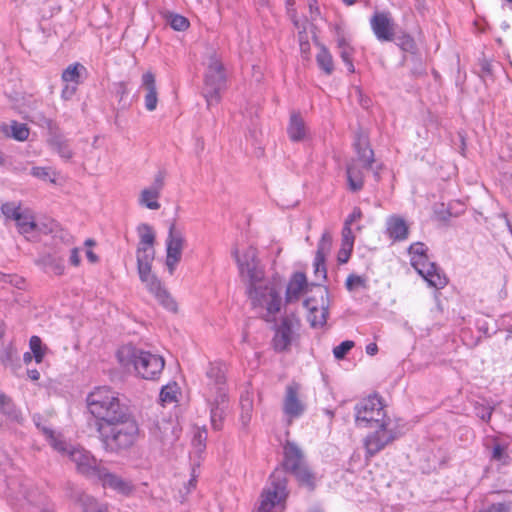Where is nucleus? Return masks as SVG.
<instances>
[{"label": "nucleus", "instance_id": "f257e3e1", "mask_svg": "<svg viewBox=\"0 0 512 512\" xmlns=\"http://www.w3.org/2000/svg\"><path fill=\"white\" fill-rule=\"evenodd\" d=\"M355 421L359 427L374 429L364 439L366 458L373 457L401 435L378 396H369L355 406Z\"/></svg>", "mask_w": 512, "mask_h": 512}, {"label": "nucleus", "instance_id": "f03ea898", "mask_svg": "<svg viewBox=\"0 0 512 512\" xmlns=\"http://www.w3.org/2000/svg\"><path fill=\"white\" fill-rule=\"evenodd\" d=\"M203 396L210 411V422L214 430H221L229 409V397L225 370L222 365L210 363L206 370Z\"/></svg>", "mask_w": 512, "mask_h": 512}, {"label": "nucleus", "instance_id": "7ed1b4c3", "mask_svg": "<svg viewBox=\"0 0 512 512\" xmlns=\"http://www.w3.org/2000/svg\"><path fill=\"white\" fill-rule=\"evenodd\" d=\"M106 450L118 451L131 447L139 436V426L128 411L119 418L97 427Z\"/></svg>", "mask_w": 512, "mask_h": 512}, {"label": "nucleus", "instance_id": "20e7f679", "mask_svg": "<svg viewBox=\"0 0 512 512\" xmlns=\"http://www.w3.org/2000/svg\"><path fill=\"white\" fill-rule=\"evenodd\" d=\"M89 413L96 419V428L129 411L119 393L108 386L95 387L86 397Z\"/></svg>", "mask_w": 512, "mask_h": 512}, {"label": "nucleus", "instance_id": "39448f33", "mask_svg": "<svg viewBox=\"0 0 512 512\" xmlns=\"http://www.w3.org/2000/svg\"><path fill=\"white\" fill-rule=\"evenodd\" d=\"M282 286V279L279 275H274L271 278L263 276L260 281L246 284L247 296L255 309H258L259 312H266L265 317L268 319L281 310Z\"/></svg>", "mask_w": 512, "mask_h": 512}, {"label": "nucleus", "instance_id": "423d86ee", "mask_svg": "<svg viewBox=\"0 0 512 512\" xmlns=\"http://www.w3.org/2000/svg\"><path fill=\"white\" fill-rule=\"evenodd\" d=\"M117 359L123 368H133L136 374L146 380H155L164 369V359L131 345H124L117 351Z\"/></svg>", "mask_w": 512, "mask_h": 512}, {"label": "nucleus", "instance_id": "0eeeda50", "mask_svg": "<svg viewBox=\"0 0 512 512\" xmlns=\"http://www.w3.org/2000/svg\"><path fill=\"white\" fill-rule=\"evenodd\" d=\"M36 425L56 451L69 457L79 473L86 476H96L100 469L97 460L89 451L82 447L67 444L60 435H55L51 429L41 426L39 423H36Z\"/></svg>", "mask_w": 512, "mask_h": 512}, {"label": "nucleus", "instance_id": "6e6552de", "mask_svg": "<svg viewBox=\"0 0 512 512\" xmlns=\"http://www.w3.org/2000/svg\"><path fill=\"white\" fill-rule=\"evenodd\" d=\"M409 254L411 265L430 287L442 289L446 286L447 277L434 262L429 260L427 247L423 243L411 244Z\"/></svg>", "mask_w": 512, "mask_h": 512}, {"label": "nucleus", "instance_id": "1a4fd4ad", "mask_svg": "<svg viewBox=\"0 0 512 512\" xmlns=\"http://www.w3.org/2000/svg\"><path fill=\"white\" fill-rule=\"evenodd\" d=\"M206 65L203 96L206 99L207 107L210 108L220 103L221 93L226 85V78L223 65L215 53L209 55Z\"/></svg>", "mask_w": 512, "mask_h": 512}, {"label": "nucleus", "instance_id": "9d476101", "mask_svg": "<svg viewBox=\"0 0 512 512\" xmlns=\"http://www.w3.org/2000/svg\"><path fill=\"white\" fill-rule=\"evenodd\" d=\"M357 157L347 166V180L349 189L353 192L363 187L364 170H368L374 161L373 150L369 147L365 138H360L355 143Z\"/></svg>", "mask_w": 512, "mask_h": 512}, {"label": "nucleus", "instance_id": "9b49d317", "mask_svg": "<svg viewBox=\"0 0 512 512\" xmlns=\"http://www.w3.org/2000/svg\"><path fill=\"white\" fill-rule=\"evenodd\" d=\"M283 450L285 469L290 471L301 485L313 489L315 486V476L306 465L301 449L295 443L287 442Z\"/></svg>", "mask_w": 512, "mask_h": 512}, {"label": "nucleus", "instance_id": "f8f14e48", "mask_svg": "<svg viewBox=\"0 0 512 512\" xmlns=\"http://www.w3.org/2000/svg\"><path fill=\"white\" fill-rule=\"evenodd\" d=\"M233 256L236 260L240 277L245 284L260 281L265 276L264 266L258 258L255 247L247 246L242 250L235 249Z\"/></svg>", "mask_w": 512, "mask_h": 512}, {"label": "nucleus", "instance_id": "ddd939ff", "mask_svg": "<svg viewBox=\"0 0 512 512\" xmlns=\"http://www.w3.org/2000/svg\"><path fill=\"white\" fill-rule=\"evenodd\" d=\"M139 278L146 289L155 297L166 310L176 313L178 306L174 298L164 287L160 279L152 273V264L137 266Z\"/></svg>", "mask_w": 512, "mask_h": 512}, {"label": "nucleus", "instance_id": "4468645a", "mask_svg": "<svg viewBox=\"0 0 512 512\" xmlns=\"http://www.w3.org/2000/svg\"><path fill=\"white\" fill-rule=\"evenodd\" d=\"M287 495L286 480L274 473L270 484L261 494L258 512H281Z\"/></svg>", "mask_w": 512, "mask_h": 512}, {"label": "nucleus", "instance_id": "2eb2a0df", "mask_svg": "<svg viewBox=\"0 0 512 512\" xmlns=\"http://www.w3.org/2000/svg\"><path fill=\"white\" fill-rule=\"evenodd\" d=\"M186 246L187 239L184 230L177 226L175 222H172L165 240V265L170 275L174 274Z\"/></svg>", "mask_w": 512, "mask_h": 512}, {"label": "nucleus", "instance_id": "dca6fc26", "mask_svg": "<svg viewBox=\"0 0 512 512\" xmlns=\"http://www.w3.org/2000/svg\"><path fill=\"white\" fill-rule=\"evenodd\" d=\"M328 306V291L324 287L316 286L304 301L307 318L312 327H321L326 323Z\"/></svg>", "mask_w": 512, "mask_h": 512}, {"label": "nucleus", "instance_id": "f3484780", "mask_svg": "<svg viewBox=\"0 0 512 512\" xmlns=\"http://www.w3.org/2000/svg\"><path fill=\"white\" fill-rule=\"evenodd\" d=\"M307 409L305 396L301 384L289 383L284 392L282 400V411L286 421L290 424L295 419L304 415Z\"/></svg>", "mask_w": 512, "mask_h": 512}, {"label": "nucleus", "instance_id": "a211bd4d", "mask_svg": "<svg viewBox=\"0 0 512 512\" xmlns=\"http://www.w3.org/2000/svg\"><path fill=\"white\" fill-rule=\"evenodd\" d=\"M139 242L136 250L137 266L152 264L155 258L156 233L152 226L142 223L137 227Z\"/></svg>", "mask_w": 512, "mask_h": 512}, {"label": "nucleus", "instance_id": "6ab92c4d", "mask_svg": "<svg viewBox=\"0 0 512 512\" xmlns=\"http://www.w3.org/2000/svg\"><path fill=\"white\" fill-rule=\"evenodd\" d=\"M165 171H158L153 179L151 185L141 190L138 198L140 206L146 207L150 210H158L160 208L159 198L165 186Z\"/></svg>", "mask_w": 512, "mask_h": 512}, {"label": "nucleus", "instance_id": "aec40b11", "mask_svg": "<svg viewBox=\"0 0 512 512\" xmlns=\"http://www.w3.org/2000/svg\"><path fill=\"white\" fill-rule=\"evenodd\" d=\"M370 26L379 41L387 42L394 39L396 25L390 12H375L370 19Z\"/></svg>", "mask_w": 512, "mask_h": 512}, {"label": "nucleus", "instance_id": "412c9836", "mask_svg": "<svg viewBox=\"0 0 512 512\" xmlns=\"http://www.w3.org/2000/svg\"><path fill=\"white\" fill-rule=\"evenodd\" d=\"M332 247V236L329 232H324L321 236V239L318 243L316 256L314 259V273L316 278L325 279L326 278V268H325V259L326 256L330 253Z\"/></svg>", "mask_w": 512, "mask_h": 512}, {"label": "nucleus", "instance_id": "4be33fe9", "mask_svg": "<svg viewBox=\"0 0 512 512\" xmlns=\"http://www.w3.org/2000/svg\"><path fill=\"white\" fill-rule=\"evenodd\" d=\"M350 38L344 33L342 29L339 27L336 28V43L337 48L339 50L340 57L342 61L345 63L348 71L350 73L355 72V67L353 64V56L355 53L354 47L350 43Z\"/></svg>", "mask_w": 512, "mask_h": 512}, {"label": "nucleus", "instance_id": "5701e85b", "mask_svg": "<svg viewBox=\"0 0 512 512\" xmlns=\"http://www.w3.org/2000/svg\"><path fill=\"white\" fill-rule=\"evenodd\" d=\"M140 88L145 91V108L150 112L154 111L158 104V93L155 75L151 71H147L142 75Z\"/></svg>", "mask_w": 512, "mask_h": 512}, {"label": "nucleus", "instance_id": "b1692460", "mask_svg": "<svg viewBox=\"0 0 512 512\" xmlns=\"http://www.w3.org/2000/svg\"><path fill=\"white\" fill-rule=\"evenodd\" d=\"M293 323L289 319H284L278 326L273 338L274 349L282 352L287 350L293 339Z\"/></svg>", "mask_w": 512, "mask_h": 512}, {"label": "nucleus", "instance_id": "393cba45", "mask_svg": "<svg viewBox=\"0 0 512 512\" xmlns=\"http://www.w3.org/2000/svg\"><path fill=\"white\" fill-rule=\"evenodd\" d=\"M386 233L393 241H404L408 238L409 227L402 217L392 215L386 220Z\"/></svg>", "mask_w": 512, "mask_h": 512}, {"label": "nucleus", "instance_id": "a878e982", "mask_svg": "<svg viewBox=\"0 0 512 512\" xmlns=\"http://www.w3.org/2000/svg\"><path fill=\"white\" fill-rule=\"evenodd\" d=\"M306 288L307 279L305 274L302 272L294 273L286 288V302L292 303L297 301Z\"/></svg>", "mask_w": 512, "mask_h": 512}, {"label": "nucleus", "instance_id": "bb28decb", "mask_svg": "<svg viewBox=\"0 0 512 512\" xmlns=\"http://www.w3.org/2000/svg\"><path fill=\"white\" fill-rule=\"evenodd\" d=\"M105 488H111L118 493L127 495L132 491V485L130 482L118 477L117 475L105 473L101 470L96 474Z\"/></svg>", "mask_w": 512, "mask_h": 512}, {"label": "nucleus", "instance_id": "cd10ccee", "mask_svg": "<svg viewBox=\"0 0 512 512\" xmlns=\"http://www.w3.org/2000/svg\"><path fill=\"white\" fill-rule=\"evenodd\" d=\"M287 134L290 140L293 142H299L306 139L308 130L303 118L299 113H291L290 121L287 126Z\"/></svg>", "mask_w": 512, "mask_h": 512}, {"label": "nucleus", "instance_id": "c85d7f7f", "mask_svg": "<svg viewBox=\"0 0 512 512\" xmlns=\"http://www.w3.org/2000/svg\"><path fill=\"white\" fill-rule=\"evenodd\" d=\"M86 72V68L76 62L73 64H70L61 75V79L64 84H72L74 86H79L81 83V77L82 74Z\"/></svg>", "mask_w": 512, "mask_h": 512}, {"label": "nucleus", "instance_id": "c756f323", "mask_svg": "<svg viewBox=\"0 0 512 512\" xmlns=\"http://www.w3.org/2000/svg\"><path fill=\"white\" fill-rule=\"evenodd\" d=\"M355 236L353 232L348 229L342 230V244L338 252V262L341 264L347 263L354 247Z\"/></svg>", "mask_w": 512, "mask_h": 512}, {"label": "nucleus", "instance_id": "7c9ffc66", "mask_svg": "<svg viewBox=\"0 0 512 512\" xmlns=\"http://www.w3.org/2000/svg\"><path fill=\"white\" fill-rule=\"evenodd\" d=\"M18 231L24 235L28 240H31L37 230V225L34 221L33 215L29 211H24L20 219L16 221Z\"/></svg>", "mask_w": 512, "mask_h": 512}, {"label": "nucleus", "instance_id": "2f4dec72", "mask_svg": "<svg viewBox=\"0 0 512 512\" xmlns=\"http://www.w3.org/2000/svg\"><path fill=\"white\" fill-rule=\"evenodd\" d=\"M37 264L40 265L45 271L51 272L55 275H62L65 270L62 259L52 256L50 254L43 255L37 260Z\"/></svg>", "mask_w": 512, "mask_h": 512}, {"label": "nucleus", "instance_id": "473e14b6", "mask_svg": "<svg viewBox=\"0 0 512 512\" xmlns=\"http://www.w3.org/2000/svg\"><path fill=\"white\" fill-rule=\"evenodd\" d=\"M318 53L316 55V61L321 70L325 74L330 75L334 71L333 57L326 46L318 44Z\"/></svg>", "mask_w": 512, "mask_h": 512}, {"label": "nucleus", "instance_id": "72a5a7b5", "mask_svg": "<svg viewBox=\"0 0 512 512\" xmlns=\"http://www.w3.org/2000/svg\"><path fill=\"white\" fill-rule=\"evenodd\" d=\"M176 426L171 421L162 420L157 422L152 430L155 437L162 441L172 440L176 437L175 434Z\"/></svg>", "mask_w": 512, "mask_h": 512}, {"label": "nucleus", "instance_id": "f704fd0d", "mask_svg": "<svg viewBox=\"0 0 512 512\" xmlns=\"http://www.w3.org/2000/svg\"><path fill=\"white\" fill-rule=\"evenodd\" d=\"M18 359V351L13 342L2 344L0 348V362L6 367H14Z\"/></svg>", "mask_w": 512, "mask_h": 512}, {"label": "nucleus", "instance_id": "c9c22d12", "mask_svg": "<svg viewBox=\"0 0 512 512\" xmlns=\"http://www.w3.org/2000/svg\"><path fill=\"white\" fill-rule=\"evenodd\" d=\"M0 412L12 420L20 421L21 419V414L12 400L2 391H0Z\"/></svg>", "mask_w": 512, "mask_h": 512}, {"label": "nucleus", "instance_id": "e433bc0d", "mask_svg": "<svg viewBox=\"0 0 512 512\" xmlns=\"http://www.w3.org/2000/svg\"><path fill=\"white\" fill-rule=\"evenodd\" d=\"M49 145L61 158L65 160L72 158L73 152L66 140L60 137H53L49 140Z\"/></svg>", "mask_w": 512, "mask_h": 512}, {"label": "nucleus", "instance_id": "4c0bfd02", "mask_svg": "<svg viewBox=\"0 0 512 512\" xmlns=\"http://www.w3.org/2000/svg\"><path fill=\"white\" fill-rule=\"evenodd\" d=\"M83 512H108L106 504L98 503L93 497L82 494L79 498Z\"/></svg>", "mask_w": 512, "mask_h": 512}, {"label": "nucleus", "instance_id": "58836bf2", "mask_svg": "<svg viewBox=\"0 0 512 512\" xmlns=\"http://www.w3.org/2000/svg\"><path fill=\"white\" fill-rule=\"evenodd\" d=\"M179 387L177 383H169L160 391V401L162 404H172L178 401Z\"/></svg>", "mask_w": 512, "mask_h": 512}, {"label": "nucleus", "instance_id": "ea45409f", "mask_svg": "<svg viewBox=\"0 0 512 512\" xmlns=\"http://www.w3.org/2000/svg\"><path fill=\"white\" fill-rule=\"evenodd\" d=\"M29 347L36 363H41L47 353V346L42 343L38 336H32L29 340Z\"/></svg>", "mask_w": 512, "mask_h": 512}, {"label": "nucleus", "instance_id": "a19ab883", "mask_svg": "<svg viewBox=\"0 0 512 512\" xmlns=\"http://www.w3.org/2000/svg\"><path fill=\"white\" fill-rule=\"evenodd\" d=\"M253 400L250 396H242L241 398V415L240 420L244 427H246L252 417Z\"/></svg>", "mask_w": 512, "mask_h": 512}, {"label": "nucleus", "instance_id": "79ce46f5", "mask_svg": "<svg viewBox=\"0 0 512 512\" xmlns=\"http://www.w3.org/2000/svg\"><path fill=\"white\" fill-rule=\"evenodd\" d=\"M11 136L18 141H25L29 137V129L26 124L12 122L10 125Z\"/></svg>", "mask_w": 512, "mask_h": 512}, {"label": "nucleus", "instance_id": "37998d69", "mask_svg": "<svg viewBox=\"0 0 512 512\" xmlns=\"http://www.w3.org/2000/svg\"><path fill=\"white\" fill-rule=\"evenodd\" d=\"M170 26L176 31H184L189 27V21L182 15L170 14L168 16Z\"/></svg>", "mask_w": 512, "mask_h": 512}, {"label": "nucleus", "instance_id": "c03bdc74", "mask_svg": "<svg viewBox=\"0 0 512 512\" xmlns=\"http://www.w3.org/2000/svg\"><path fill=\"white\" fill-rule=\"evenodd\" d=\"M346 288L349 291L366 288V278L363 276L351 274L346 279Z\"/></svg>", "mask_w": 512, "mask_h": 512}, {"label": "nucleus", "instance_id": "a18cd8bd", "mask_svg": "<svg viewBox=\"0 0 512 512\" xmlns=\"http://www.w3.org/2000/svg\"><path fill=\"white\" fill-rule=\"evenodd\" d=\"M355 346L351 340H346L333 348V355L336 359H344L347 353Z\"/></svg>", "mask_w": 512, "mask_h": 512}, {"label": "nucleus", "instance_id": "49530a36", "mask_svg": "<svg viewBox=\"0 0 512 512\" xmlns=\"http://www.w3.org/2000/svg\"><path fill=\"white\" fill-rule=\"evenodd\" d=\"M1 210L6 218L13 219L15 221L19 220L20 216L24 213V211H22L20 207L12 203H6L2 205Z\"/></svg>", "mask_w": 512, "mask_h": 512}, {"label": "nucleus", "instance_id": "de8ad7c7", "mask_svg": "<svg viewBox=\"0 0 512 512\" xmlns=\"http://www.w3.org/2000/svg\"><path fill=\"white\" fill-rule=\"evenodd\" d=\"M207 440V431L206 429L198 430L194 438L192 440L193 447L196 453H201L204 451Z\"/></svg>", "mask_w": 512, "mask_h": 512}, {"label": "nucleus", "instance_id": "09e8293b", "mask_svg": "<svg viewBox=\"0 0 512 512\" xmlns=\"http://www.w3.org/2000/svg\"><path fill=\"white\" fill-rule=\"evenodd\" d=\"M31 174L42 180H50L51 182H55V173L47 167H33L31 169Z\"/></svg>", "mask_w": 512, "mask_h": 512}, {"label": "nucleus", "instance_id": "8fccbe9b", "mask_svg": "<svg viewBox=\"0 0 512 512\" xmlns=\"http://www.w3.org/2000/svg\"><path fill=\"white\" fill-rule=\"evenodd\" d=\"M362 218V211L359 207H354L351 214L346 218L344 222L343 230L348 229L350 232H353L352 225L360 221Z\"/></svg>", "mask_w": 512, "mask_h": 512}, {"label": "nucleus", "instance_id": "3c124183", "mask_svg": "<svg viewBox=\"0 0 512 512\" xmlns=\"http://www.w3.org/2000/svg\"><path fill=\"white\" fill-rule=\"evenodd\" d=\"M77 88H78V86H74L72 84H64V87L61 92L62 98L65 100L71 99L74 96V94L76 93Z\"/></svg>", "mask_w": 512, "mask_h": 512}, {"label": "nucleus", "instance_id": "603ef678", "mask_svg": "<svg viewBox=\"0 0 512 512\" xmlns=\"http://www.w3.org/2000/svg\"><path fill=\"white\" fill-rule=\"evenodd\" d=\"M0 282H8L14 284L17 287H20V284H22L24 280L22 278H17L12 275H7L0 272Z\"/></svg>", "mask_w": 512, "mask_h": 512}, {"label": "nucleus", "instance_id": "864d4df0", "mask_svg": "<svg viewBox=\"0 0 512 512\" xmlns=\"http://www.w3.org/2000/svg\"><path fill=\"white\" fill-rule=\"evenodd\" d=\"M69 261H70V263L73 266H79L80 265L81 259H80V251H79L78 248H73L71 250Z\"/></svg>", "mask_w": 512, "mask_h": 512}, {"label": "nucleus", "instance_id": "5fc2aeb1", "mask_svg": "<svg viewBox=\"0 0 512 512\" xmlns=\"http://www.w3.org/2000/svg\"><path fill=\"white\" fill-rule=\"evenodd\" d=\"M493 409L488 407H482L481 410L477 411V415L484 421L488 422L492 416Z\"/></svg>", "mask_w": 512, "mask_h": 512}, {"label": "nucleus", "instance_id": "6e6d98bb", "mask_svg": "<svg viewBox=\"0 0 512 512\" xmlns=\"http://www.w3.org/2000/svg\"><path fill=\"white\" fill-rule=\"evenodd\" d=\"M485 512H508V507L504 503L492 504Z\"/></svg>", "mask_w": 512, "mask_h": 512}, {"label": "nucleus", "instance_id": "4d7b16f0", "mask_svg": "<svg viewBox=\"0 0 512 512\" xmlns=\"http://www.w3.org/2000/svg\"><path fill=\"white\" fill-rule=\"evenodd\" d=\"M378 352V346L376 343H370L366 346V353L370 356H374Z\"/></svg>", "mask_w": 512, "mask_h": 512}, {"label": "nucleus", "instance_id": "13d9d810", "mask_svg": "<svg viewBox=\"0 0 512 512\" xmlns=\"http://www.w3.org/2000/svg\"><path fill=\"white\" fill-rule=\"evenodd\" d=\"M86 257L88 261L93 264L99 261V257L90 249L86 251Z\"/></svg>", "mask_w": 512, "mask_h": 512}, {"label": "nucleus", "instance_id": "bf43d9fd", "mask_svg": "<svg viewBox=\"0 0 512 512\" xmlns=\"http://www.w3.org/2000/svg\"><path fill=\"white\" fill-rule=\"evenodd\" d=\"M503 453V448L500 445H495L493 447L492 456L495 459H500Z\"/></svg>", "mask_w": 512, "mask_h": 512}, {"label": "nucleus", "instance_id": "052dcab7", "mask_svg": "<svg viewBox=\"0 0 512 512\" xmlns=\"http://www.w3.org/2000/svg\"><path fill=\"white\" fill-rule=\"evenodd\" d=\"M27 375L28 377L32 380V381H37L39 380L40 378V373L38 370L36 369H30L27 371Z\"/></svg>", "mask_w": 512, "mask_h": 512}, {"label": "nucleus", "instance_id": "680f3d73", "mask_svg": "<svg viewBox=\"0 0 512 512\" xmlns=\"http://www.w3.org/2000/svg\"><path fill=\"white\" fill-rule=\"evenodd\" d=\"M118 87V93L121 94V97L124 96L127 93V86L124 82H120L117 84Z\"/></svg>", "mask_w": 512, "mask_h": 512}, {"label": "nucleus", "instance_id": "e2e57ef3", "mask_svg": "<svg viewBox=\"0 0 512 512\" xmlns=\"http://www.w3.org/2000/svg\"><path fill=\"white\" fill-rule=\"evenodd\" d=\"M34 359L32 352H26L23 355V361L25 364H29Z\"/></svg>", "mask_w": 512, "mask_h": 512}, {"label": "nucleus", "instance_id": "0e129e2a", "mask_svg": "<svg viewBox=\"0 0 512 512\" xmlns=\"http://www.w3.org/2000/svg\"><path fill=\"white\" fill-rule=\"evenodd\" d=\"M21 495H22V498H24V499H26V500H28V501H32V497H31V495H30V493H29L28 489H26V488H25V489H23V490L21 491Z\"/></svg>", "mask_w": 512, "mask_h": 512}, {"label": "nucleus", "instance_id": "69168bd1", "mask_svg": "<svg viewBox=\"0 0 512 512\" xmlns=\"http://www.w3.org/2000/svg\"><path fill=\"white\" fill-rule=\"evenodd\" d=\"M404 49H408L409 47L413 46V40L410 37H406L405 41L403 42Z\"/></svg>", "mask_w": 512, "mask_h": 512}, {"label": "nucleus", "instance_id": "338daca9", "mask_svg": "<svg viewBox=\"0 0 512 512\" xmlns=\"http://www.w3.org/2000/svg\"><path fill=\"white\" fill-rule=\"evenodd\" d=\"M300 47L303 53H306L309 50V44L307 42H300Z\"/></svg>", "mask_w": 512, "mask_h": 512}, {"label": "nucleus", "instance_id": "774afa93", "mask_svg": "<svg viewBox=\"0 0 512 512\" xmlns=\"http://www.w3.org/2000/svg\"><path fill=\"white\" fill-rule=\"evenodd\" d=\"M95 244H96V243H95V241H94L93 239H90V238H89V239H86V240H85V242H84V245H85L86 247H92V246H94Z\"/></svg>", "mask_w": 512, "mask_h": 512}]
</instances>
